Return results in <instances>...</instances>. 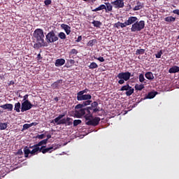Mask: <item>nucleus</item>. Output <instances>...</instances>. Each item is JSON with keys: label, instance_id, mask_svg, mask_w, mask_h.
<instances>
[{"label": "nucleus", "instance_id": "49530a36", "mask_svg": "<svg viewBox=\"0 0 179 179\" xmlns=\"http://www.w3.org/2000/svg\"><path fill=\"white\" fill-rule=\"evenodd\" d=\"M44 3L46 6H48V5H51L52 1L51 0H45Z\"/></svg>", "mask_w": 179, "mask_h": 179}, {"label": "nucleus", "instance_id": "ea45409f", "mask_svg": "<svg viewBox=\"0 0 179 179\" xmlns=\"http://www.w3.org/2000/svg\"><path fill=\"white\" fill-rule=\"evenodd\" d=\"M80 124H82V120H75L73 121V127H78Z\"/></svg>", "mask_w": 179, "mask_h": 179}, {"label": "nucleus", "instance_id": "aec40b11", "mask_svg": "<svg viewBox=\"0 0 179 179\" xmlns=\"http://www.w3.org/2000/svg\"><path fill=\"white\" fill-rule=\"evenodd\" d=\"M145 77L148 80H153V79H155V76H153V73H152V71H148L145 73Z\"/></svg>", "mask_w": 179, "mask_h": 179}, {"label": "nucleus", "instance_id": "de8ad7c7", "mask_svg": "<svg viewBox=\"0 0 179 179\" xmlns=\"http://www.w3.org/2000/svg\"><path fill=\"white\" fill-rule=\"evenodd\" d=\"M45 136L44 134H40V135H37L36 138L37 139H44Z\"/></svg>", "mask_w": 179, "mask_h": 179}, {"label": "nucleus", "instance_id": "2f4dec72", "mask_svg": "<svg viewBox=\"0 0 179 179\" xmlns=\"http://www.w3.org/2000/svg\"><path fill=\"white\" fill-rule=\"evenodd\" d=\"M55 124H57V125H65L66 124V118L60 119V120Z\"/></svg>", "mask_w": 179, "mask_h": 179}, {"label": "nucleus", "instance_id": "f257e3e1", "mask_svg": "<svg viewBox=\"0 0 179 179\" xmlns=\"http://www.w3.org/2000/svg\"><path fill=\"white\" fill-rule=\"evenodd\" d=\"M92 108H85V109H80L75 111V115L77 118H82L85 115L86 125H91L92 127H97L100 124L101 119L99 117H93V113L90 112Z\"/></svg>", "mask_w": 179, "mask_h": 179}, {"label": "nucleus", "instance_id": "864d4df0", "mask_svg": "<svg viewBox=\"0 0 179 179\" xmlns=\"http://www.w3.org/2000/svg\"><path fill=\"white\" fill-rule=\"evenodd\" d=\"M17 155H19L20 156H22V155H23V151H22V149L18 150Z\"/></svg>", "mask_w": 179, "mask_h": 179}, {"label": "nucleus", "instance_id": "37998d69", "mask_svg": "<svg viewBox=\"0 0 179 179\" xmlns=\"http://www.w3.org/2000/svg\"><path fill=\"white\" fill-rule=\"evenodd\" d=\"M87 92H89V89L85 88L84 90L80 91L77 93L78 94H85V93H87Z\"/></svg>", "mask_w": 179, "mask_h": 179}, {"label": "nucleus", "instance_id": "9d476101", "mask_svg": "<svg viewBox=\"0 0 179 179\" xmlns=\"http://www.w3.org/2000/svg\"><path fill=\"white\" fill-rule=\"evenodd\" d=\"M78 101H83L86 100H92V96L90 94H77Z\"/></svg>", "mask_w": 179, "mask_h": 179}, {"label": "nucleus", "instance_id": "5701e85b", "mask_svg": "<svg viewBox=\"0 0 179 179\" xmlns=\"http://www.w3.org/2000/svg\"><path fill=\"white\" fill-rule=\"evenodd\" d=\"M157 94V92H150L145 96V99H154V97H156Z\"/></svg>", "mask_w": 179, "mask_h": 179}, {"label": "nucleus", "instance_id": "13d9d810", "mask_svg": "<svg viewBox=\"0 0 179 179\" xmlns=\"http://www.w3.org/2000/svg\"><path fill=\"white\" fill-rule=\"evenodd\" d=\"M40 59H43V57H41V55L39 53V54L37 55V60H38V61H40Z\"/></svg>", "mask_w": 179, "mask_h": 179}, {"label": "nucleus", "instance_id": "c85d7f7f", "mask_svg": "<svg viewBox=\"0 0 179 179\" xmlns=\"http://www.w3.org/2000/svg\"><path fill=\"white\" fill-rule=\"evenodd\" d=\"M138 79L141 83H146V82H145V75H143V73H141L138 76Z\"/></svg>", "mask_w": 179, "mask_h": 179}, {"label": "nucleus", "instance_id": "09e8293b", "mask_svg": "<svg viewBox=\"0 0 179 179\" xmlns=\"http://www.w3.org/2000/svg\"><path fill=\"white\" fill-rule=\"evenodd\" d=\"M29 128H31L30 124H24L23 125V129H29Z\"/></svg>", "mask_w": 179, "mask_h": 179}, {"label": "nucleus", "instance_id": "8fccbe9b", "mask_svg": "<svg viewBox=\"0 0 179 179\" xmlns=\"http://www.w3.org/2000/svg\"><path fill=\"white\" fill-rule=\"evenodd\" d=\"M93 113H97L98 111H100V107L94 108Z\"/></svg>", "mask_w": 179, "mask_h": 179}, {"label": "nucleus", "instance_id": "9b49d317", "mask_svg": "<svg viewBox=\"0 0 179 179\" xmlns=\"http://www.w3.org/2000/svg\"><path fill=\"white\" fill-rule=\"evenodd\" d=\"M52 150H54V147L52 146L46 148V146L43 145L39 148L38 153H43V155H45V153H51Z\"/></svg>", "mask_w": 179, "mask_h": 179}, {"label": "nucleus", "instance_id": "7c9ffc66", "mask_svg": "<svg viewBox=\"0 0 179 179\" xmlns=\"http://www.w3.org/2000/svg\"><path fill=\"white\" fill-rule=\"evenodd\" d=\"M88 67L90 69H96L99 68V65L96 62H92Z\"/></svg>", "mask_w": 179, "mask_h": 179}, {"label": "nucleus", "instance_id": "a18cd8bd", "mask_svg": "<svg viewBox=\"0 0 179 179\" xmlns=\"http://www.w3.org/2000/svg\"><path fill=\"white\" fill-rule=\"evenodd\" d=\"M162 55H163V51L160 50L155 55L156 58H162Z\"/></svg>", "mask_w": 179, "mask_h": 179}, {"label": "nucleus", "instance_id": "423d86ee", "mask_svg": "<svg viewBox=\"0 0 179 179\" xmlns=\"http://www.w3.org/2000/svg\"><path fill=\"white\" fill-rule=\"evenodd\" d=\"M120 90V92L126 91L125 94L128 97H129V96H132V94H134V92H135V90L132 87H131L129 84L123 85Z\"/></svg>", "mask_w": 179, "mask_h": 179}, {"label": "nucleus", "instance_id": "c9c22d12", "mask_svg": "<svg viewBox=\"0 0 179 179\" xmlns=\"http://www.w3.org/2000/svg\"><path fill=\"white\" fill-rule=\"evenodd\" d=\"M145 54V49H138L136 51V55H143Z\"/></svg>", "mask_w": 179, "mask_h": 179}, {"label": "nucleus", "instance_id": "052dcab7", "mask_svg": "<svg viewBox=\"0 0 179 179\" xmlns=\"http://www.w3.org/2000/svg\"><path fill=\"white\" fill-rule=\"evenodd\" d=\"M46 137H47V138H45V139H48H48H51V134H48L46 136Z\"/></svg>", "mask_w": 179, "mask_h": 179}, {"label": "nucleus", "instance_id": "20e7f679", "mask_svg": "<svg viewBox=\"0 0 179 179\" xmlns=\"http://www.w3.org/2000/svg\"><path fill=\"white\" fill-rule=\"evenodd\" d=\"M34 37L36 38V41L45 42V41H44V31H43L42 29H36L34 31Z\"/></svg>", "mask_w": 179, "mask_h": 179}, {"label": "nucleus", "instance_id": "3c124183", "mask_svg": "<svg viewBox=\"0 0 179 179\" xmlns=\"http://www.w3.org/2000/svg\"><path fill=\"white\" fill-rule=\"evenodd\" d=\"M76 41V43H80L82 41V36H79Z\"/></svg>", "mask_w": 179, "mask_h": 179}, {"label": "nucleus", "instance_id": "4468645a", "mask_svg": "<svg viewBox=\"0 0 179 179\" xmlns=\"http://www.w3.org/2000/svg\"><path fill=\"white\" fill-rule=\"evenodd\" d=\"M61 27L62 29H63V30H64L67 36H69V34H71V27H69V25L66 24H62Z\"/></svg>", "mask_w": 179, "mask_h": 179}, {"label": "nucleus", "instance_id": "680f3d73", "mask_svg": "<svg viewBox=\"0 0 179 179\" xmlns=\"http://www.w3.org/2000/svg\"><path fill=\"white\" fill-rule=\"evenodd\" d=\"M128 8H129V10L132 9V7L131 6V5H129V6H128Z\"/></svg>", "mask_w": 179, "mask_h": 179}, {"label": "nucleus", "instance_id": "338daca9", "mask_svg": "<svg viewBox=\"0 0 179 179\" xmlns=\"http://www.w3.org/2000/svg\"><path fill=\"white\" fill-rule=\"evenodd\" d=\"M0 179H1V176H0Z\"/></svg>", "mask_w": 179, "mask_h": 179}, {"label": "nucleus", "instance_id": "f03ea898", "mask_svg": "<svg viewBox=\"0 0 179 179\" xmlns=\"http://www.w3.org/2000/svg\"><path fill=\"white\" fill-rule=\"evenodd\" d=\"M131 76H134V74H131L129 71L119 73L115 77L116 79H119V85H124L125 82L131 79Z\"/></svg>", "mask_w": 179, "mask_h": 179}, {"label": "nucleus", "instance_id": "6e6d98bb", "mask_svg": "<svg viewBox=\"0 0 179 179\" xmlns=\"http://www.w3.org/2000/svg\"><path fill=\"white\" fill-rule=\"evenodd\" d=\"M27 99H29V94H25L24 96L23 101H26V100H29Z\"/></svg>", "mask_w": 179, "mask_h": 179}, {"label": "nucleus", "instance_id": "0eeeda50", "mask_svg": "<svg viewBox=\"0 0 179 179\" xmlns=\"http://www.w3.org/2000/svg\"><path fill=\"white\" fill-rule=\"evenodd\" d=\"M34 105L31 104V102L29 100L24 101L21 103V113H24V111H29L31 108H33Z\"/></svg>", "mask_w": 179, "mask_h": 179}, {"label": "nucleus", "instance_id": "c03bdc74", "mask_svg": "<svg viewBox=\"0 0 179 179\" xmlns=\"http://www.w3.org/2000/svg\"><path fill=\"white\" fill-rule=\"evenodd\" d=\"M78 54V50L76 49H72L70 52H69V55H73Z\"/></svg>", "mask_w": 179, "mask_h": 179}, {"label": "nucleus", "instance_id": "f3484780", "mask_svg": "<svg viewBox=\"0 0 179 179\" xmlns=\"http://www.w3.org/2000/svg\"><path fill=\"white\" fill-rule=\"evenodd\" d=\"M65 64V59H57L55 61V65L57 67L62 66V65Z\"/></svg>", "mask_w": 179, "mask_h": 179}, {"label": "nucleus", "instance_id": "1a4fd4ad", "mask_svg": "<svg viewBox=\"0 0 179 179\" xmlns=\"http://www.w3.org/2000/svg\"><path fill=\"white\" fill-rule=\"evenodd\" d=\"M138 20H139L138 19V17H135V16L129 17L127 20L124 22L126 24V27L127 26H131V24H135V22H138Z\"/></svg>", "mask_w": 179, "mask_h": 179}, {"label": "nucleus", "instance_id": "5fc2aeb1", "mask_svg": "<svg viewBox=\"0 0 179 179\" xmlns=\"http://www.w3.org/2000/svg\"><path fill=\"white\" fill-rule=\"evenodd\" d=\"M173 13H174L175 15H178L179 16V10L178 9L173 10Z\"/></svg>", "mask_w": 179, "mask_h": 179}, {"label": "nucleus", "instance_id": "412c9836", "mask_svg": "<svg viewBox=\"0 0 179 179\" xmlns=\"http://www.w3.org/2000/svg\"><path fill=\"white\" fill-rule=\"evenodd\" d=\"M169 73H177L179 72V66H173L169 70Z\"/></svg>", "mask_w": 179, "mask_h": 179}, {"label": "nucleus", "instance_id": "69168bd1", "mask_svg": "<svg viewBox=\"0 0 179 179\" xmlns=\"http://www.w3.org/2000/svg\"><path fill=\"white\" fill-rule=\"evenodd\" d=\"M104 1H108V0H104Z\"/></svg>", "mask_w": 179, "mask_h": 179}, {"label": "nucleus", "instance_id": "bb28decb", "mask_svg": "<svg viewBox=\"0 0 179 179\" xmlns=\"http://www.w3.org/2000/svg\"><path fill=\"white\" fill-rule=\"evenodd\" d=\"M103 9H106V5L101 4L99 7L92 10V12H99V10H103Z\"/></svg>", "mask_w": 179, "mask_h": 179}, {"label": "nucleus", "instance_id": "0e129e2a", "mask_svg": "<svg viewBox=\"0 0 179 179\" xmlns=\"http://www.w3.org/2000/svg\"><path fill=\"white\" fill-rule=\"evenodd\" d=\"M83 1H84L85 2H87V0H83Z\"/></svg>", "mask_w": 179, "mask_h": 179}, {"label": "nucleus", "instance_id": "b1692460", "mask_svg": "<svg viewBox=\"0 0 179 179\" xmlns=\"http://www.w3.org/2000/svg\"><path fill=\"white\" fill-rule=\"evenodd\" d=\"M20 108H22V104L20 102L15 103L14 110L16 111V113H20Z\"/></svg>", "mask_w": 179, "mask_h": 179}, {"label": "nucleus", "instance_id": "4d7b16f0", "mask_svg": "<svg viewBox=\"0 0 179 179\" xmlns=\"http://www.w3.org/2000/svg\"><path fill=\"white\" fill-rule=\"evenodd\" d=\"M29 125H30V127H36V125H38V123H37V122H32V123H31V124H29Z\"/></svg>", "mask_w": 179, "mask_h": 179}, {"label": "nucleus", "instance_id": "e2e57ef3", "mask_svg": "<svg viewBox=\"0 0 179 179\" xmlns=\"http://www.w3.org/2000/svg\"><path fill=\"white\" fill-rule=\"evenodd\" d=\"M55 101H58V97L55 98Z\"/></svg>", "mask_w": 179, "mask_h": 179}, {"label": "nucleus", "instance_id": "72a5a7b5", "mask_svg": "<svg viewBox=\"0 0 179 179\" xmlns=\"http://www.w3.org/2000/svg\"><path fill=\"white\" fill-rule=\"evenodd\" d=\"M8 128V123L0 122V130L3 131Z\"/></svg>", "mask_w": 179, "mask_h": 179}, {"label": "nucleus", "instance_id": "f704fd0d", "mask_svg": "<svg viewBox=\"0 0 179 179\" xmlns=\"http://www.w3.org/2000/svg\"><path fill=\"white\" fill-rule=\"evenodd\" d=\"M58 37L61 39V40H66V34H65V33L64 32H60L58 34Z\"/></svg>", "mask_w": 179, "mask_h": 179}, {"label": "nucleus", "instance_id": "39448f33", "mask_svg": "<svg viewBox=\"0 0 179 179\" xmlns=\"http://www.w3.org/2000/svg\"><path fill=\"white\" fill-rule=\"evenodd\" d=\"M45 37V40L48 43H55V41H58V40H59V38L57 35H55V32H54V31H51L48 33Z\"/></svg>", "mask_w": 179, "mask_h": 179}, {"label": "nucleus", "instance_id": "2eb2a0df", "mask_svg": "<svg viewBox=\"0 0 179 179\" xmlns=\"http://www.w3.org/2000/svg\"><path fill=\"white\" fill-rule=\"evenodd\" d=\"M41 47H47V42L37 41V43L34 45V48L38 50Z\"/></svg>", "mask_w": 179, "mask_h": 179}, {"label": "nucleus", "instance_id": "ddd939ff", "mask_svg": "<svg viewBox=\"0 0 179 179\" xmlns=\"http://www.w3.org/2000/svg\"><path fill=\"white\" fill-rule=\"evenodd\" d=\"M1 108L3 110H8V111H13V104L12 103H6L4 105L0 106Z\"/></svg>", "mask_w": 179, "mask_h": 179}, {"label": "nucleus", "instance_id": "6ab92c4d", "mask_svg": "<svg viewBox=\"0 0 179 179\" xmlns=\"http://www.w3.org/2000/svg\"><path fill=\"white\" fill-rule=\"evenodd\" d=\"M113 27H115L116 29H120V27H121V29H124V27H127V25L125 22H117L114 24Z\"/></svg>", "mask_w": 179, "mask_h": 179}, {"label": "nucleus", "instance_id": "f8f14e48", "mask_svg": "<svg viewBox=\"0 0 179 179\" xmlns=\"http://www.w3.org/2000/svg\"><path fill=\"white\" fill-rule=\"evenodd\" d=\"M34 150V148H32V150H30L29 148H24V157H29V155H31V156H34L36 155H38V152H33Z\"/></svg>", "mask_w": 179, "mask_h": 179}, {"label": "nucleus", "instance_id": "cd10ccee", "mask_svg": "<svg viewBox=\"0 0 179 179\" xmlns=\"http://www.w3.org/2000/svg\"><path fill=\"white\" fill-rule=\"evenodd\" d=\"M65 114H62V115H59L57 117H55L53 120H52V122H58V121L62 120V118H64Z\"/></svg>", "mask_w": 179, "mask_h": 179}, {"label": "nucleus", "instance_id": "4be33fe9", "mask_svg": "<svg viewBox=\"0 0 179 179\" xmlns=\"http://www.w3.org/2000/svg\"><path fill=\"white\" fill-rule=\"evenodd\" d=\"M143 8V3H141V1H137L136 6L133 8V10H141Z\"/></svg>", "mask_w": 179, "mask_h": 179}, {"label": "nucleus", "instance_id": "7ed1b4c3", "mask_svg": "<svg viewBox=\"0 0 179 179\" xmlns=\"http://www.w3.org/2000/svg\"><path fill=\"white\" fill-rule=\"evenodd\" d=\"M145 29V21L143 20H137L134 24L131 25V31H141Z\"/></svg>", "mask_w": 179, "mask_h": 179}, {"label": "nucleus", "instance_id": "bf43d9fd", "mask_svg": "<svg viewBox=\"0 0 179 179\" xmlns=\"http://www.w3.org/2000/svg\"><path fill=\"white\" fill-rule=\"evenodd\" d=\"M69 62H70V64H71V65H73V64H75V60H73V59H70V60H69Z\"/></svg>", "mask_w": 179, "mask_h": 179}, {"label": "nucleus", "instance_id": "a19ab883", "mask_svg": "<svg viewBox=\"0 0 179 179\" xmlns=\"http://www.w3.org/2000/svg\"><path fill=\"white\" fill-rule=\"evenodd\" d=\"M83 107H85V106H83V103H79L75 107V108H76V110H85V108H83Z\"/></svg>", "mask_w": 179, "mask_h": 179}, {"label": "nucleus", "instance_id": "e433bc0d", "mask_svg": "<svg viewBox=\"0 0 179 179\" xmlns=\"http://www.w3.org/2000/svg\"><path fill=\"white\" fill-rule=\"evenodd\" d=\"M99 106V103H97V101H94L91 103V107H90V108H92V110H93V108H96ZM87 108H89V107H87Z\"/></svg>", "mask_w": 179, "mask_h": 179}, {"label": "nucleus", "instance_id": "473e14b6", "mask_svg": "<svg viewBox=\"0 0 179 179\" xmlns=\"http://www.w3.org/2000/svg\"><path fill=\"white\" fill-rule=\"evenodd\" d=\"M92 24L94 25V27H100L101 26V22L94 20Z\"/></svg>", "mask_w": 179, "mask_h": 179}, {"label": "nucleus", "instance_id": "6e6552de", "mask_svg": "<svg viewBox=\"0 0 179 179\" xmlns=\"http://www.w3.org/2000/svg\"><path fill=\"white\" fill-rule=\"evenodd\" d=\"M48 142V139L42 140L37 144H35L32 146H29V149H34L33 153H34L36 152H37L38 153V150H40V149L41 148H40V146H44L43 145H47Z\"/></svg>", "mask_w": 179, "mask_h": 179}, {"label": "nucleus", "instance_id": "603ef678", "mask_svg": "<svg viewBox=\"0 0 179 179\" xmlns=\"http://www.w3.org/2000/svg\"><path fill=\"white\" fill-rule=\"evenodd\" d=\"M8 85V86H13V85H15V81L10 80V81H9Z\"/></svg>", "mask_w": 179, "mask_h": 179}, {"label": "nucleus", "instance_id": "c756f323", "mask_svg": "<svg viewBox=\"0 0 179 179\" xmlns=\"http://www.w3.org/2000/svg\"><path fill=\"white\" fill-rule=\"evenodd\" d=\"M94 43H97V40H96V39L90 40L87 43V47H93L94 45Z\"/></svg>", "mask_w": 179, "mask_h": 179}, {"label": "nucleus", "instance_id": "dca6fc26", "mask_svg": "<svg viewBox=\"0 0 179 179\" xmlns=\"http://www.w3.org/2000/svg\"><path fill=\"white\" fill-rule=\"evenodd\" d=\"M62 86V80H58L57 81L52 84L53 89H59Z\"/></svg>", "mask_w": 179, "mask_h": 179}, {"label": "nucleus", "instance_id": "58836bf2", "mask_svg": "<svg viewBox=\"0 0 179 179\" xmlns=\"http://www.w3.org/2000/svg\"><path fill=\"white\" fill-rule=\"evenodd\" d=\"M92 104V101L90 100H85V101L83 102V106L84 107H86V106H90Z\"/></svg>", "mask_w": 179, "mask_h": 179}, {"label": "nucleus", "instance_id": "a878e982", "mask_svg": "<svg viewBox=\"0 0 179 179\" xmlns=\"http://www.w3.org/2000/svg\"><path fill=\"white\" fill-rule=\"evenodd\" d=\"M165 22H167L168 23H173L176 22V17L173 16L166 17L164 18Z\"/></svg>", "mask_w": 179, "mask_h": 179}, {"label": "nucleus", "instance_id": "4c0bfd02", "mask_svg": "<svg viewBox=\"0 0 179 179\" xmlns=\"http://www.w3.org/2000/svg\"><path fill=\"white\" fill-rule=\"evenodd\" d=\"M72 124H73L72 118L66 117V124L65 125L71 126V125H72Z\"/></svg>", "mask_w": 179, "mask_h": 179}, {"label": "nucleus", "instance_id": "393cba45", "mask_svg": "<svg viewBox=\"0 0 179 179\" xmlns=\"http://www.w3.org/2000/svg\"><path fill=\"white\" fill-rule=\"evenodd\" d=\"M134 88H135V90H137V91H141V90H143V89H145V85L143 84H136L135 86H134Z\"/></svg>", "mask_w": 179, "mask_h": 179}, {"label": "nucleus", "instance_id": "79ce46f5", "mask_svg": "<svg viewBox=\"0 0 179 179\" xmlns=\"http://www.w3.org/2000/svg\"><path fill=\"white\" fill-rule=\"evenodd\" d=\"M94 59H97V61H99V62H104L106 59H104V57H96V56H94Z\"/></svg>", "mask_w": 179, "mask_h": 179}, {"label": "nucleus", "instance_id": "a211bd4d", "mask_svg": "<svg viewBox=\"0 0 179 179\" xmlns=\"http://www.w3.org/2000/svg\"><path fill=\"white\" fill-rule=\"evenodd\" d=\"M106 8L105 12L106 13H109V12H113V5H111V3H105Z\"/></svg>", "mask_w": 179, "mask_h": 179}]
</instances>
